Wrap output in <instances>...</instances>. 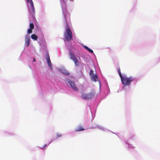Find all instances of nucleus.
<instances>
[{
  "mask_svg": "<svg viewBox=\"0 0 160 160\" xmlns=\"http://www.w3.org/2000/svg\"><path fill=\"white\" fill-rule=\"evenodd\" d=\"M46 57H47V60H50V58L48 54H47V55H46Z\"/></svg>",
  "mask_w": 160,
  "mask_h": 160,
  "instance_id": "obj_19",
  "label": "nucleus"
},
{
  "mask_svg": "<svg viewBox=\"0 0 160 160\" xmlns=\"http://www.w3.org/2000/svg\"><path fill=\"white\" fill-rule=\"evenodd\" d=\"M31 0H27V1L28 2H30Z\"/></svg>",
  "mask_w": 160,
  "mask_h": 160,
  "instance_id": "obj_21",
  "label": "nucleus"
},
{
  "mask_svg": "<svg viewBox=\"0 0 160 160\" xmlns=\"http://www.w3.org/2000/svg\"><path fill=\"white\" fill-rule=\"evenodd\" d=\"M95 93L93 91L88 94L82 93L81 95V98L84 99H89L92 98L94 95Z\"/></svg>",
  "mask_w": 160,
  "mask_h": 160,
  "instance_id": "obj_3",
  "label": "nucleus"
},
{
  "mask_svg": "<svg viewBox=\"0 0 160 160\" xmlns=\"http://www.w3.org/2000/svg\"><path fill=\"white\" fill-rule=\"evenodd\" d=\"M57 138L60 137H62V135L60 133H58L56 134Z\"/></svg>",
  "mask_w": 160,
  "mask_h": 160,
  "instance_id": "obj_17",
  "label": "nucleus"
},
{
  "mask_svg": "<svg viewBox=\"0 0 160 160\" xmlns=\"http://www.w3.org/2000/svg\"><path fill=\"white\" fill-rule=\"evenodd\" d=\"M121 80L122 84L124 86H128L130 84L133 80V78L132 77H129L125 76H123L121 78Z\"/></svg>",
  "mask_w": 160,
  "mask_h": 160,
  "instance_id": "obj_2",
  "label": "nucleus"
},
{
  "mask_svg": "<svg viewBox=\"0 0 160 160\" xmlns=\"http://www.w3.org/2000/svg\"><path fill=\"white\" fill-rule=\"evenodd\" d=\"M30 42V37L29 35H27L25 38V45L26 47L29 46Z\"/></svg>",
  "mask_w": 160,
  "mask_h": 160,
  "instance_id": "obj_7",
  "label": "nucleus"
},
{
  "mask_svg": "<svg viewBox=\"0 0 160 160\" xmlns=\"http://www.w3.org/2000/svg\"><path fill=\"white\" fill-rule=\"evenodd\" d=\"M69 54L71 59L73 61L75 65L76 66H78L79 65V62L78 61L77 58L71 52H70Z\"/></svg>",
  "mask_w": 160,
  "mask_h": 160,
  "instance_id": "obj_5",
  "label": "nucleus"
},
{
  "mask_svg": "<svg viewBox=\"0 0 160 160\" xmlns=\"http://www.w3.org/2000/svg\"><path fill=\"white\" fill-rule=\"evenodd\" d=\"M89 75L90 76L92 81L96 82L99 80L97 75L94 74L92 70H90L89 72Z\"/></svg>",
  "mask_w": 160,
  "mask_h": 160,
  "instance_id": "obj_4",
  "label": "nucleus"
},
{
  "mask_svg": "<svg viewBox=\"0 0 160 160\" xmlns=\"http://www.w3.org/2000/svg\"><path fill=\"white\" fill-rule=\"evenodd\" d=\"M48 64L50 68L51 69L52 68L51 62L50 61V60H47Z\"/></svg>",
  "mask_w": 160,
  "mask_h": 160,
  "instance_id": "obj_14",
  "label": "nucleus"
},
{
  "mask_svg": "<svg viewBox=\"0 0 160 160\" xmlns=\"http://www.w3.org/2000/svg\"><path fill=\"white\" fill-rule=\"evenodd\" d=\"M68 82L69 84L72 88L74 91H78V88L76 86L74 83L69 80L67 81Z\"/></svg>",
  "mask_w": 160,
  "mask_h": 160,
  "instance_id": "obj_6",
  "label": "nucleus"
},
{
  "mask_svg": "<svg viewBox=\"0 0 160 160\" xmlns=\"http://www.w3.org/2000/svg\"><path fill=\"white\" fill-rule=\"evenodd\" d=\"M64 37L65 40L67 41H70L72 38V33L68 26L66 28V31L64 33Z\"/></svg>",
  "mask_w": 160,
  "mask_h": 160,
  "instance_id": "obj_1",
  "label": "nucleus"
},
{
  "mask_svg": "<svg viewBox=\"0 0 160 160\" xmlns=\"http://www.w3.org/2000/svg\"><path fill=\"white\" fill-rule=\"evenodd\" d=\"M62 73L65 75H68L69 74V73L66 70H63L62 71Z\"/></svg>",
  "mask_w": 160,
  "mask_h": 160,
  "instance_id": "obj_10",
  "label": "nucleus"
},
{
  "mask_svg": "<svg viewBox=\"0 0 160 160\" xmlns=\"http://www.w3.org/2000/svg\"><path fill=\"white\" fill-rule=\"evenodd\" d=\"M117 71H118V74H119V75L120 78H121L123 76L122 75V74H121V71H120V67H119L118 68Z\"/></svg>",
  "mask_w": 160,
  "mask_h": 160,
  "instance_id": "obj_12",
  "label": "nucleus"
},
{
  "mask_svg": "<svg viewBox=\"0 0 160 160\" xmlns=\"http://www.w3.org/2000/svg\"><path fill=\"white\" fill-rule=\"evenodd\" d=\"M33 61H34V62H36V60H35V58H33Z\"/></svg>",
  "mask_w": 160,
  "mask_h": 160,
  "instance_id": "obj_22",
  "label": "nucleus"
},
{
  "mask_svg": "<svg viewBox=\"0 0 160 160\" xmlns=\"http://www.w3.org/2000/svg\"><path fill=\"white\" fill-rule=\"evenodd\" d=\"M84 129L81 126H79L78 127L76 128L75 129L76 132H78L81 131H83Z\"/></svg>",
  "mask_w": 160,
  "mask_h": 160,
  "instance_id": "obj_8",
  "label": "nucleus"
},
{
  "mask_svg": "<svg viewBox=\"0 0 160 160\" xmlns=\"http://www.w3.org/2000/svg\"><path fill=\"white\" fill-rule=\"evenodd\" d=\"M31 38L32 39L35 40H36L38 39V37L36 35L34 34H32L31 36Z\"/></svg>",
  "mask_w": 160,
  "mask_h": 160,
  "instance_id": "obj_9",
  "label": "nucleus"
},
{
  "mask_svg": "<svg viewBox=\"0 0 160 160\" xmlns=\"http://www.w3.org/2000/svg\"><path fill=\"white\" fill-rule=\"evenodd\" d=\"M29 3H30V7H31V6H34V4L33 3L32 0H31L30 2Z\"/></svg>",
  "mask_w": 160,
  "mask_h": 160,
  "instance_id": "obj_18",
  "label": "nucleus"
},
{
  "mask_svg": "<svg viewBox=\"0 0 160 160\" xmlns=\"http://www.w3.org/2000/svg\"><path fill=\"white\" fill-rule=\"evenodd\" d=\"M32 29H31L30 28H29L28 29V34H30L32 33Z\"/></svg>",
  "mask_w": 160,
  "mask_h": 160,
  "instance_id": "obj_16",
  "label": "nucleus"
},
{
  "mask_svg": "<svg viewBox=\"0 0 160 160\" xmlns=\"http://www.w3.org/2000/svg\"><path fill=\"white\" fill-rule=\"evenodd\" d=\"M84 47L85 49H86V50H87L88 51L90 52L91 53H93V51L92 49H91L89 48L87 46H84Z\"/></svg>",
  "mask_w": 160,
  "mask_h": 160,
  "instance_id": "obj_11",
  "label": "nucleus"
},
{
  "mask_svg": "<svg viewBox=\"0 0 160 160\" xmlns=\"http://www.w3.org/2000/svg\"><path fill=\"white\" fill-rule=\"evenodd\" d=\"M31 8L32 12V14H34L35 13V9L34 8V6H31Z\"/></svg>",
  "mask_w": 160,
  "mask_h": 160,
  "instance_id": "obj_13",
  "label": "nucleus"
},
{
  "mask_svg": "<svg viewBox=\"0 0 160 160\" xmlns=\"http://www.w3.org/2000/svg\"><path fill=\"white\" fill-rule=\"evenodd\" d=\"M46 144H45L44 146L42 147L41 148L42 149L44 148L46 146Z\"/></svg>",
  "mask_w": 160,
  "mask_h": 160,
  "instance_id": "obj_20",
  "label": "nucleus"
},
{
  "mask_svg": "<svg viewBox=\"0 0 160 160\" xmlns=\"http://www.w3.org/2000/svg\"><path fill=\"white\" fill-rule=\"evenodd\" d=\"M30 28L33 29L34 28V26L32 23H30L29 25Z\"/></svg>",
  "mask_w": 160,
  "mask_h": 160,
  "instance_id": "obj_15",
  "label": "nucleus"
}]
</instances>
